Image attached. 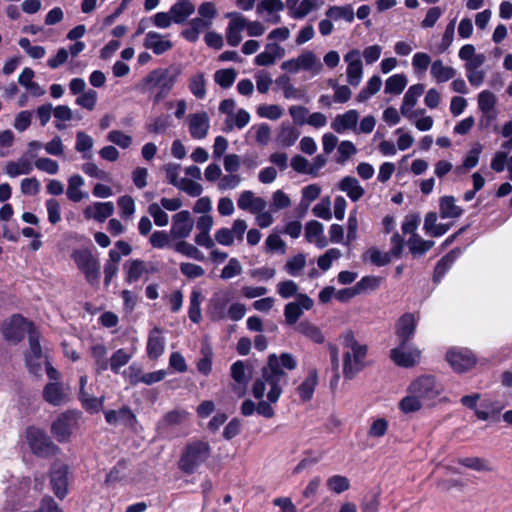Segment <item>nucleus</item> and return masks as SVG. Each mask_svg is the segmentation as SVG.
<instances>
[{
	"label": "nucleus",
	"instance_id": "52",
	"mask_svg": "<svg viewBox=\"0 0 512 512\" xmlns=\"http://www.w3.org/2000/svg\"><path fill=\"white\" fill-rule=\"evenodd\" d=\"M93 209L95 210L93 218L99 222H104L114 213V204L112 202H97Z\"/></svg>",
	"mask_w": 512,
	"mask_h": 512
},
{
	"label": "nucleus",
	"instance_id": "54",
	"mask_svg": "<svg viewBox=\"0 0 512 512\" xmlns=\"http://www.w3.org/2000/svg\"><path fill=\"white\" fill-rule=\"evenodd\" d=\"M340 257L341 251L337 248H331L318 258L317 264L321 270L327 271L330 269L333 260H337Z\"/></svg>",
	"mask_w": 512,
	"mask_h": 512
},
{
	"label": "nucleus",
	"instance_id": "55",
	"mask_svg": "<svg viewBox=\"0 0 512 512\" xmlns=\"http://www.w3.org/2000/svg\"><path fill=\"white\" fill-rule=\"evenodd\" d=\"M303 311L296 302H289L285 305L284 316L288 325H294L302 316Z\"/></svg>",
	"mask_w": 512,
	"mask_h": 512
},
{
	"label": "nucleus",
	"instance_id": "47",
	"mask_svg": "<svg viewBox=\"0 0 512 512\" xmlns=\"http://www.w3.org/2000/svg\"><path fill=\"white\" fill-rule=\"evenodd\" d=\"M399 406L404 413H412L426 405L414 393H409L400 401Z\"/></svg>",
	"mask_w": 512,
	"mask_h": 512
},
{
	"label": "nucleus",
	"instance_id": "10",
	"mask_svg": "<svg viewBox=\"0 0 512 512\" xmlns=\"http://www.w3.org/2000/svg\"><path fill=\"white\" fill-rule=\"evenodd\" d=\"M69 468L62 463H55L50 471V485L55 496L63 499L68 492Z\"/></svg>",
	"mask_w": 512,
	"mask_h": 512
},
{
	"label": "nucleus",
	"instance_id": "48",
	"mask_svg": "<svg viewBox=\"0 0 512 512\" xmlns=\"http://www.w3.org/2000/svg\"><path fill=\"white\" fill-rule=\"evenodd\" d=\"M458 463L475 471H491L488 462L480 457H465L458 459Z\"/></svg>",
	"mask_w": 512,
	"mask_h": 512
},
{
	"label": "nucleus",
	"instance_id": "37",
	"mask_svg": "<svg viewBox=\"0 0 512 512\" xmlns=\"http://www.w3.org/2000/svg\"><path fill=\"white\" fill-rule=\"evenodd\" d=\"M32 169L33 166L31 162L28 159L21 157L17 162H8L5 167V172L10 177H17L21 174H29Z\"/></svg>",
	"mask_w": 512,
	"mask_h": 512
},
{
	"label": "nucleus",
	"instance_id": "61",
	"mask_svg": "<svg viewBox=\"0 0 512 512\" xmlns=\"http://www.w3.org/2000/svg\"><path fill=\"white\" fill-rule=\"evenodd\" d=\"M313 214L324 220H330L332 217L331 213V202L329 197L323 198L320 203L316 204L312 209Z\"/></svg>",
	"mask_w": 512,
	"mask_h": 512
},
{
	"label": "nucleus",
	"instance_id": "20",
	"mask_svg": "<svg viewBox=\"0 0 512 512\" xmlns=\"http://www.w3.org/2000/svg\"><path fill=\"white\" fill-rule=\"evenodd\" d=\"M162 329L154 327L147 340V355L150 359L156 360L164 353V338L161 336Z\"/></svg>",
	"mask_w": 512,
	"mask_h": 512
},
{
	"label": "nucleus",
	"instance_id": "36",
	"mask_svg": "<svg viewBox=\"0 0 512 512\" xmlns=\"http://www.w3.org/2000/svg\"><path fill=\"white\" fill-rule=\"evenodd\" d=\"M326 16L333 20L344 19L345 21L352 23L355 18V14L351 5L345 6H331L326 11Z\"/></svg>",
	"mask_w": 512,
	"mask_h": 512
},
{
	"label": "nucleus",
	"instance_id": "38",
	"mask_svg": "<svg viewBox=\"0 0 512 512\" xmlns=\"http://www.w3.org/2000/svg\"><path fill=\"white\" fill-rule=\"evenodd\" d=\"M83 184L84 180L80 175L71 176L66 191L67 198L73 202H80L85 196L79 189Z\"/></svg>",
	"mask_w": 512,
	"mask_h": 512
},
{
	"label": "nucleus",
	"instance_id": "62",
	"mask_svg": "<svg viewBox=\"0 0 512 512\" xmlns=\"http://www.w3.org/2000/svg\"><path fill=\"white\" fill-rule=\"evenodd\" d=\"M107 139L123 149L128 148L132 143V138L120 130L110 131L107 135Z\"/></svg>",
	"mask_w": 512,
	"mask_h": 512
},
{
	"label": "nucleus",
	"instance_id": "9",
	"mask_svg": "<svg viewBox=\"0 0 512 512\" xmlns=\"http://www.w3.org/2000/svg\"><path fill=\"white\" fill-rule=\"evenodd\" d=\"M78 414L75 411L61 413L51 425V432L57 441L65 442L69 439L73 427L77 423Z\"/></svg>",
	"mask_w": 512,
	"mask_h": 512
},
{
	"label": "nucleus",
	"instance_id": "63",
	"mask_svg": "<svg viewBox=\"0 0 512 512\" xmlns=\"http://www.w3.org/2000/svg\"><path fill=\"white\" fill-rule=\"evenodd\" d=\"M356 152L357 149L352 142L342 141L338 146L339 156L337 158V163L344 164Z\"/></svg>",
	"mask_w": 512,
	"mask_h": 512
},
{
	"label": "nucleus",
	"instance_id": "3",
	"mask_svg": "<svg viewBox=\"0 0 512 512\" xmlns=\"http://www.w3.org/2000/svg\"><path fill=\"white\" fill-rule=\"evenodd\" d=\"M211 448L208 442L195 440L188 443L178 462L179 469L185 474H192L201 466L209 457Z\"/></svg>",
	"mask_w": 512,
	"mask_h": 512
},
{
	"label": "nucleus",
	"instance_id": "64",
	"mask_svg": "<svg viewBox=\"0 0 512 512\" xmlns=\"http://www.w3.org/2000/svg\"><path fill=\"white\" fill-rule=\"evenodd\" d=\"M257 113L260 117L277 120L282 116L283 111L278 105H260Z\"/></svg>",
	"mask_w": 512,
	"mask_h": 512
},
{
	"label": "nucleus",
	"instance_id": "42",
	"mask_svg": "<svg viewBox=\"0 0 512 512\" xmlns=\"http://www.w3.org/2000/svg\"><path fill=\"white\" fill-rule=\"evenodd\" d=\"M236 77L237 72L234 68L220 69L214 74L215 82L224 89L231 87Z\"/></svg>",
	"mask_w": 512,
	"mask_h": 512
},
{
	"label": "nucleus",
	"instance_id": "23",
	"mask_svg": "<svg viewBox=\"0 0 512 512\" xmlns=\"http://www.w3.org/2000/svg\"><path fill=\"white\" fill-rule=\"evenodd\" d=\"M173 44L170 40H162L161 35L157 32L150 31L146 34L144 47L151 49L154 54L161 55L172 48Z\"/></svg>",
	"mask_w": 512,
	"mask_h": 512
},
{
	"label": "nucleus",
	"instance_id": "46",
	"mask_svg": "<svg viewBox=\"0 0 512 512\" xmlns=\"http://www.w3.org/2000/svg\"><path fill=\"white\" fill-rule=\"evenodd\" d=\"M132 355L127 353L124 349L116 350L110 358V369L118 374L120 368L125 366L131 359Z\"/></svg>",
	"mask_w": 512,
	"mask_h": 512
},
{
	"label": "nucleus",
	"instance_id": "1",
	"mask_svg": "<svg viewBox=\"0 0 512 512\" xmlns=\"http://www.w3.org/2000/svg\"><path fill=\"white\" fill-rule=\"evenodd\" d=\"M297 367L295 357L287 352L279 357L270 354L267 363L261 369V377L257 378L252 386L253 396L260 400L256 405V412L265 417L272 418L275 411L271 404L276 403L282 394V385L287 383V374L283 369L294 370Z\"/></svg>",
	"mask_w": 512,
	"mask_h": 512
},
{
	"label": "nucleus",
	"instance_id": "35",
	"mask_svg": "<svg viewBox=\"0 0 512 512\" xmlns=\"http://www.w3.org/2000/svg\"><path fill=\"white\" fill-rule=\"evenodd\" d=\"M408 246L414 257L422 256L434 246V241L424 240L418 234L412 235L408 240Z\"/></svg>",
	"mask_w": 512,
	"mask_h": 512
},
{
	"label": "nucleus",
	"instance_id": "16",
	"mask_svg": "<svg viewBox=\"0 0 512 512\" xmlns=\"http://www.w3.org/2000/svg\"><path fill=\"white\" fill-rule=\"evenodd\" d=\"M408 345H399L390 351V357L394 363L401 367H412L414 366L419 358L420 351L417 349L407 350Z\"/></svg>",
	"mask_w": 512,
	"mask_h": 512
},
{
	"label": "nucleus",
	"instance_id": "4",
	"mask_svg": "<svg viewBox=\"0 0 512 512\" xmlns=\"http://www.w3.org/2000/svg\"><path fill=\"white\" fill-rule=\"evenodd\" d=\"M71 258L76 263L78 269L84 274L88 283L93 286L99 285L100 263L89 249L74 250Z\"/></svg>",
	"mask_w": 512,
	"mask_h": 512
},
{
	"label": "nucleus",
	"instance_id": "45",
	"mask_svg": "<svg viewBox=\"0 0 512 512\" xmlns=\"http://www.w3.org/2000/svg\"><path fill=\"white\" fill-rule=\"evenodd\" d=\"M174 249L176 252L181 253L187 257L193 258L198 261L204 260L203 253L194 245L186 242V241H180L175 244Z\"/></svg>",
	"mask_w": 512,
	"mask_h": 512
},
{
	"label": "nucleus",
	"instance_id": "50",
	"mask_svg": "<svg viewBox=\"0 0 512 512\" xmlns=\"http://www.w3.org/2000/svg\"><path fill=\"white\" fill-rule=\"evenodd\" d=\"M381 283V278L376 276H364L359 280L354 286L356 291L359 294H362L366 291H374L376 290Z\"/></svg>",
	"mask_w": 512,
	"mask_h": 512
},
{
	"label": "nucleus",
	"instance_id": "39",
	"mask_svg": "<svg viewBox=\"0 0 512 512\" xmlns=\"http://www.w3.org/2000/svg\"><path fill=\"white\" fill-rule=\"evenodd\" d=\"M300 132L291 125L282 124L281 130L277 136V141L283 147L292 146L299 138Z\"/></svg>",
	"mask_w": 512,
	"mask_h": 512
},
{
	"label": "nucleus",
	"instance_id": "51",
	"mask_svg": "<svg viewBox=\"0 0 512 512\" xmlns=\"http://www.w3.org/2000/svg\"><path fill=\"white\" fill-rule=\"evenodd\" d=\"M297 61L300 69L311 70L314 66H317L316 72H318L322 65L317 61L315 54L312 51H306L297 57Z\"/></svg>",
	"mask_w": 512,
	"mask_h": 512
},
{
	"label": "nucleus",
	"instance_id": "56",
	"mask_svg": "<svg viewBox=\"0 0 512 512\" xmlns=\"http://www.w3.org/2000/svg\"><path fill=\"white\" fill-rule=\"evenodd\" d=\"M327 486L333 492L340 494L350 487L348 478L341 475H334L327 480Z\"/></svg>",
	"mask_w": 512,
	"mask_h": 512
},
{
	"label": "nucleus",
	"instance_id": "59",
	"mask_svg": "<svg viewBox=\"0 0 512 512\" xmlns=\"http://www.w3.org/2000/svg\"><path fill=\"white\" fill-rule=\"evenodd\" d=\"M425 87L423 84H415L410 86L404 95L403 103L414 107L417 103L418 98L424 93Z\"/></svg>",
	"mask_w": 512,
	"mask_h": 512
},
{
	"label": "nucleus",
	"instance_id": "34",
	"mask_svg": "<svg viewBox=\"0 0 512 512\" xmlns=\"http://www.w3.org/2000/svg\"><path fill=\"white\" fill-rule=\"evenodd\" d=\"M195 11V6L192 3H179L176 2L170 8V14L172 16L173 22L176 24H182L186 21V19L192 15Z\"/></svg>",
	"mask_w": 512,
	"mask_h": 512
},
{
	"label": "nucleus",
	"instance_id": "8",
	"mask_svg": "<svg viewBox=\"0 0 512 512\" xmlns=\"http://www.w3.org/2000/svg\"><path fill=\"white\" fill-rule=\"evenodd\" d=\"M34 330L32 322L27 321L19 314H15L3 325L2 332L6 340L18 343L24 338L26 333L29 334V331Z\"/></svg>",
	"mask_w": 512,
	"mask_h": 512
},
{
	"label": "nucleus",
	"instance_id": "31",
	"mask_svg": "<svg viewBox=\"0 0 512 512\" xmlns=\"http://www.w3.org/2000/svg\"><path fill=\"white\" fill-rule=\"evenodd\" d=\"M105 420L110 425H116L119 421L131 424L135 421V415L127 406H123L119 410H108L105 412Z\"/></svg>",
	"mask_w": 512,
	"mask_h": 512
},
{
	"label": "nucleus",
	"instance_id": "30",
	"mask_svg": "<svg viewBox=\"0 0 512 512\" xmlns=\"http://www.w3.org/2000/svg\"><path fill=\"white\" fill-rule=\"evenodd\" d=\"M91 354L94 359L95 372L102 374L108 369L110 360L107 358V349L103 344H96L91 347Z\"/></svg>",
	"mask_w": 512,
	"mask_h": 512
},
{
	"label": "nucleus",
	"instance_id": "11",
	"mask_svg": "<svg viewBox=\"0 0 512 512\" xmlns=\"http://www.w3.org/2000/svg\"><path fill=\"white\" fill-rule=\"evenodd\" d=\"M446 359L453 370L458 373L468 371L476 363L475 357L468 349H451L447 352Z\"/></svg>",
	"mask_w": 512,
	"mask_h": 512
},
{
	"label": "nucleus",
	"instance_id": "13",
	"mask_svg": "<svg viewBox=\"0 0 512 512\" xmlns=\"http://www.w3.org/2000/svg\"><path fill=\"white\" fill-rule=\"evenodd\" d=\"M172 219L173 223L170 234L174 238L178 239L187 238L190 235L194 225L190 212L187 210H182L176 213Z\"/></svg>",
	"mask_w": 512,
	"mask_h": 512
},
{
	"label": "nucleus",
	"instance_id": "17",
	"mask_svg": "<svg viewBox=\"0 0 512 512\" xmlns=\"http://www.w3.org/2000/svg\"><path fill=\"white\" fill-rule=\"evenodd\" d=\"M229 296L224 292L214 293L208 305V315L212 321H220L227 317Z\"/></svg>",
	"mask_w": 512,
	"mask_h": 512
},
{
	"label": "nucleus",
	"instance_id": "49",
	"mask_svg": "<svg viewBox=\"0 0 512 512\" xmlns=\"http://www.w3.org/2000/svg\"><path fill=\"white\" fill-rule=\"evenodd\" d=\"M495 104L496 97L491 91L484 90L478 95V106L482 113L494 112Z\"/></svg>",
	"mask_w": 512,
	"mask_h": 512
},
{
	"label": "nucleus",
	"instance_id": "58",
	"mask_svg": "<svg viewBox=\"0 0 512 512\" xmlns=\"http://www.w3.org/2000/svg\"><path fill=\"white\" fill-rule=\"evenodd\" d=\"M380 505L379 493L378 492H370L364 496L361 502V511L362 512H378Z\"/></svg>",
	"mask_w": 512,
	"mask_h": 512
},
{
	"label": "nucleus",
	"instance_id": "6",
	"mask_svg": "<svg viewBox=\"0 0 512 512\" xmlns=\"http://www.w3.org/2000/svg\"><path fill=\"white\" fill-rule=\"evenodd\" d=\"M26 439L32 452L38 457H51L57 454L59 447L53 443L44 430L28 427Z\"/></svg>",
	"mask_w": 512,
	"mask_h": 512
},
{
	"label": "nucleus",
	"instance_id": "60",
	"mask_svg": "<svg viewBox=\"0 0 512 512\" xmlns=\"http://www.w3.org/2000/svg\"><path fill=\"white\" fill-rule=\"evenodd\" d=\"M149 214L153 217L157 226H166L169 222L168 214L163 211L157 203H152L148 207Z\"/></svg>",
	"mask_w": 512,
	"mask_h": 512
},
{
	"label": "nucleus",
	"instance_id": "12",
	"mask_svg": "<svg viewBox=\"0 0 512 512\" xmlns=\"http://www.w3.org/2000/svg\"><path fill=\"white\" fill-rule=\"evenodd\" d=\"M417 327V320L413 313H404L396 323V335L401 345H408L413 338Z\"/></svg>",
	"mask_w": 512,
	"mask_h": 512
},
{
	"label": "nucleus",
	"instance_id": "25",
	"mask_svg": "<svg viewBox=\"0 0 512 512\" xmlns=\"http://www.w3.org/2000/svg\"><path fill=\"white\" fill-rule=\"evenodd\" d=\"M460 252L459 248H454L438 261L433 274V281L435 283H439L441 281L445 273L451 268L452 264L459 256Z\"/></svg>",
	"mask_w": 512,
	"mask_h": 512
},
{
	"label": "nucleus",
	"instance_id": "40",
	"mask_svg": "<svg viewBox=\"0 0 512 512\" xmlns=\"http://www.w3.org/2000/svg\"><path fill=\"white\" fill-rule=\"evenodd\" d=\"M407 85V78L404 74H395L385 82V93L398 95L402 93Z\"/></svg>",
	"mask_w": 512,
	"mask_h": 512
},
{
	"label": "nucleus",
	"instance_id": "15",
	"mask_svg": "<svg viewBox=\"0 0 512 512\" xmlns=\"http://www.w3.org/2000/svg\"><path fill=\"white\" fill-rule=\"evenodd\" d=\"M227 17H231V21L226 30L227 43L232 47H236L242 41L241 32L246 27L247 20L236 12L227 14Z\"/></svg>",
	"mask_w": 512,
	"mask_h": 512
},
{
	"label": "nucleus",
	"instance_id": "26",
	"mask_svg": "<svg viewBox=\"0 0 512 512\" xmlns=\"http://www.w3.org/2000/svg\"><path fill=\"white\" fill-rule=\"evenodd\" d=\"M126 271V282L133 283L138 281L145 273H149L146 262L140 259L128 260L124 264Z\"/></svg>",
	"mask_w": 512,
	"mask_h": 512
},
{
	"label": "nucleus",
	"instance_id": "24",
	"mask_svg": "<svg viewBox=\"0 0 512 512\" xmlns=\"http://www.w3.org/2000/svg\"><path fill=\"white\" fill-rule=\"evenodd\" d=\"M295 330L314 343L322 344L325 341V336L321 329L308 320L299 322Z\"/></svg>",
	"mask_w": 512,
	"mask_h": 512
},
{
	"label": "nucleus",
	"instance_id": "18",
	"mask_svg": "<svg viewBox=\"0 0 512 512\" xmlns=\"http://www.w3.org/2000/svg\"><path fill=\"white\" fill-rule=\"evenodd\" d=\"M209 117L206 112L189 115V132L194 139H203L209 130Z\"/></svg>",
	"mask_w": 512,
	"mask_h": 512
},
{
	"label": "nucleus",
	"instance_id": "27",
	"mask_svg": "<svg viewBox=\"0 0 512 512\" xmlns=\"http://www.w3.org/2000/svg\"><path fill=\"white\" fill-rule=\"evenodd\" d=\"M339 189L347 193V196L356 202L363 197L365 190L360 186L359 181L352 176H345L339 183Z\"/></svg>",
	"mask_w": 512,
	"mask_h": 512
},
{
	"label": "nucleus",
	"instance_id": "5",
	"mask_svg": "<svg viewBox=\"0 0 512 512\" xmlns=\"http://www.w3.org/2000/svg\"><path fill=\"white\" fill-rule=\"evenodd\" d=\"M442 390V385L436 381L434 376L423 375L409 385L408 393H414L426 406H430Z\"/></svg>",
	"mask_w": 512,
	"mask_h": 512
},
{
	"label": "nucleus",
	"instance_id": "32",
	"mask_svg": "<svg viewBox=\"0 0 512 512\" xmlns=\"http://www.w3.org/2000/svg\"><path fill=\"white\" fill-rule=\"evenodd\" d=\"M187 415L188 413L184 410L169 411L158 422L157 429L164 433L169 427L181 424Z\"/></svg>",
	"mask_w": 512,
	"mask_h": 512
},
{
	"label": "nucleus",
	"instance_id": "7",
	"mask_svg": "<svg viewBox=\"0 0 512 512\" xmlns=\"http://www.w3.org/2000/svg\"><path fill=\"white\" fill-rule=\"evenodd\" d=\"M351 351L352 353L347 351L343 355V375L347 380H352L364 369L363 360L367 355L368 348L366 345L358 343Z\"/></svg>",
	"mask_w": 512,
	"mask_h": 512
},
{
	"label": "nucleus",
	"instance_id": "22",
	"mask_svg": "<svg viewBox=\"0 0 512 512\" xmlns=\"http://www.w3.org/2000/svg\"><path fill=\"white\" fill-rule=\"evenodd\" d=\"M359 114L356 110H348L344 114L337 115L331 123V127L337 133L348 129H354L357 125Z\"/></svg>",
	"mask_w": 512,
	"mask_h": 512
},
{
	"label": "nucleus",
	"instance_id": "2",
	"mask_svg": "<svg viewBox=\"0 0 512 512\" xmlns=\"http://www.w3.org/2000/svg\"><path fill=\"white\" fill-rule=\"evenodd\" d=\"M181 74L179 65L154 69L143 79V90L154 93L153 103L157 105L169 95Z\"/></svg>",
	"mask_w": 512,
	"mask_h": 512
},
{
	"label": "nucleus",
	"instance_id": "44",
	"mask_svg": "<svg viewBox=\"0 0 512 512\" xmlns=\"http://www.w3.org/2000/svg\"><path fill=\"white\" fill-rule=\"evenodd\" d=\"M28 342L29 349L25 354V358L31 357L36 358V360L45 359L39 342V334L36 330L29 331Z\"/></svg>",
	"mask_w": 512,
	"mask_h": 512
},
{
	"label": "nucleus",
	"instance_id": "19",
	"mask_svg": "<svg viewBox=\"0 0 512 512\" xmlns=\"http://www.w3.org/2000/svg\"><path fill=\"white\" fill-rule=\"evenodd\" d=\"M43 399L53 406H61L67 402L68 396L62 383L50 382L43 389Z\"/></svg>",
	"mask_w": 512,
	"mask_h": 512
},
{
	"label": "nucleus",
	"instance_id": "43",
	"mask_svg": "<svg viewBox=\"0 0 512 512\" xmlns=\"http://www.w3.org/2000/svg\"><path fill=\"white\" fill-rule=\"evenodd\" d=\"M189 89L198 99H203L206 95V81L204 74L199 72L190 78Z\"/></svg>",
	"mask_w": 512,
	"mask_h": 512
},
{
	"label": "nucleus",
	"instance_id": "14",
	"mask_svg": "<svg viewBox=\"0 0 512 512\" xmlns=\"http://www.w3.org/2000/svg\"><path fill=\"white\" fill-rule=\"evenodd\" d=\"M344 60L348 63L347 67V80L348 83L354 87L360 84L362 74H363V65L360 57V52L356 49L349 51Z\"/></svg>",
	"mask_w": 512,
	"mask_h": 512
},
{
	"label": "nucleus",
	"instance_id": "21",
	"mask_svg": "<svg viewBox=\"0 0 512 512\" xmlns=\"http://www.w3.org/2000/svg\"><path fill=\"white\" fill-rule=\"evenodd\" d=\"M231 377L235 384L232 385V390L238 395L242 396L245 393L246 386L249 382V378L245 373V364L243 361L238 360L231 366Z\"/></svg>",
	"mask_w": 512,
	"mask_h": 512
},
{
	"label": "nucleus",
	"instance_id": "33",
	"mask_svg": "<svg viewBox=\"0 0 512 512\" xmlns=\"http://www.w3.org/2000/svg\"><path fill=\"white\" fill-rule=\"evenodd\" d=\"M430 73L438 83H442L452 79L456 75V70L445 66L442 60H436L431 64Z\"/></svg>",
	"mask_w": 512,
	"mask_h": 512
},
{
	"label": "nucleus",
	"instance_id": "53",
	"mask_svg": "<svg viewBox=\"0 0 512 512\" xmlns=\"http://www.w3.org/2000/svg\"><path fill=\"white\" fill-rule=\"evenodd\" d=\"M305 265H306L305 255L302 253H299L286 262L285 270L291 276H296L305 267Z\"/></svg>",
	"mask_w": 512,
	"mask_h": 512
},
{
	"label": "nucleus",
	"instance_id": "29",
	"mask_svg": "<svg viewBox=\"0 0 512 512\" xmlns=\"http://www.w3.org/2000/svg\"><path fill=\"white\" fill-rule=\"evenodd\" d=\"M456 200L453 196H442L439 199L440 217L446 218H459L463 209L455 204Z\"/></svg>",
	"mask_w": 512,
	"mask_h": 512
},
{
	"label": "nucleus",
	"instance_id": "41",
	"mask_svg": "<svg viewBox=\"0 0 512 512\" xmlns=\"http://www.w3.org/2000/svg\"><path fill=\"white\" fill-rule=\"evenodd\" d=\"M201 299L202 294L198 290H193L190 296V303H189V310H188V316L189 319L193 323H199L202 316H201Z\"/></svg>",
	"mask_w": 512,
	"mask_h": 512
},
{
	"label": "nucleus",
	"instance_id": "57",
	"mask_svg": "<svg viewBox=\"0 0 512 512\" xmlns=\"http://www.w3.org/2000/svg\"><path fill=\"white\" fill-rule=\"evenodd\" d=\"M97 96L95 90L89 89L76 98V104L91 111L96 105Z\"/></svg>",
	"mask_w": 512,
	"mask_h": 512
},
{
	"label": "nucleus",
	"instance_id": "28",
	"mask_svg": "<svg viewBox=\"0 0 512 512\" xmlns=\"http://www.w3.org/2000/svg\"><path fill=\"white\" fill-rule=\"evenodd\" d=\"M317 384H318L317 370L311 369V370H309L307 378L297 388L300 399L303 402H307L312 399Z\"/></svg>",
	"mask_w": 512,
	"mask_h": 512
}]
</instances>
